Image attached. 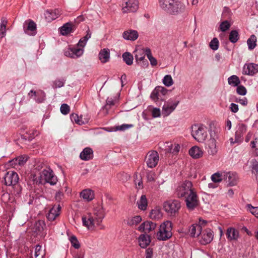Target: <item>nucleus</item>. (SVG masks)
Masks as SVG:
<instances>
[{
    "label": "nucleus",
    "mask_w": 258,
    "mask_h": 258,
    "mask_svg": "<svg viewBox=\"0 0 258 258\" xmlns=\"http://www.w3.org/2000/svg\"><path fill=\"white\" fill-rule=\"evenodd\" d=\"M105 217V212L101 206H96L92 213H87L82 217V223L89 230H93L95 227L103 230L105 226L101 224Z\"/></svg>",
    "instance_id": "1"
},
{
    "label": "nucleus",
    "mask_w": 258,
    "mask_h": 258,
    "mask_svg": "<svg viewBox=\"0 0 258 258\" xmlns=\"http://www.w3.org/2000/svg\"><path fill=\"white\" fill-rule=\"evenodd\" d=\"M91 37V33L88 29L86 31V35L80 39L77 46L67 48L64 50V55L73 58H78L82 56L84 51V47L85 46L88 40Z\"/></svg>",
    "instance_id": "2"
},
{
    "label": "nucleus",
    "mask_w": 258,
    "mask_h": 258,
    "mask_svg": "<svg viewBox=\"0 0 258 258\" xmlns=\"http://www.w3.org/2000/svg\"><path fill=\"white\" fill-rule=\"evenodd\" d=\"M160 7L172 14H177L183 12L185 9V6L180 2L174 0H159Z\"/></svg>",
    "instance_id": "3"
},
{
    "label": "nucleus",
    "mask_w": 258,
    "mask_h": 258,
    "mask_svg": "<svg viewBox=\"0 0 258 258\" xmlns=\"http://www.w3.org/2000/svg\"><path fill=\"white\" fill-rule=\"evenodd\" d=\"M191 135L195 140L200 143L204 142L208 137L207 127L201 123L192 125L191 127Z\"/></svg>",
    "instance_id": "4"
},
{
    "label": "nucleus",
    "mask_w": 258,
    "mask_h": 258,
    "mask_svg": "<svg viewBox=\"0 0 258 258\" xmlns=\"http://www.w3.org/2000/svg\"><path fill=\"white\" fill-rule=\"evenodd\" d=\"M172 223L167 221L162 223L160 227L159 231L157 233L158 239L160 240H166L172 235Z\"/></svg>",
    "instance_id": "5"
},
{
    "label": "nucleus",
    "mask_w": 258,
    "mask_h": 258,
    "mask_svg": "<svg viewBox=\"0 0 258 258\" xmlns=\"http://www.w3.org/2000/svg\"><path fill=\"white\" fill-rule=\"evenodd\" d=\"M195 190L192 182L189 180H185L177 186L175 194L178 198H183Z\"/></svg>",
    "instance_id": "6"
},
{
    "label": "nucleus",
    "mask_w": 258,
    "mask_h": 258,
    "mask_svg": "<svg viewBox=\"0 0 258 258\" xmlns=\"http://www.w3.org/2000/svg\"><path fill=\"white\" fill-rule=\"evenodd\" d=\"M57 181V177L54 174L53 171L47 168L44 169L39 176V183L44 184L49 183L50 185H55Z\"/></svg>",
    "instance_id": "7"
},
{
    "label": "nucleus",
    "mask_w": 258,
    "mask_h": 258,
    "mask_svg": "<svg viewBox=\"0 0 258 258\" xmlns=\"http://www.w3.org/2000/svg\"><path fill=\"white\" fill-rule=\"evenodd\" d=\"M180 207V203L178 200H170L164 204L165 211L170 216L175 215Z\"/></svg>",
    "instance_id": "8"
},
{
    "label": "nucleus",
    "mask_w": 258,
    "mask_h": 258,
    "mask_svg": "<svg viewBox=\"0 0 258 258\" xmlns=\"http://www.w3.org/2000/svg\"><path fill=\"white\" fill-rule=\"evenodd\" d=\"M159 156L158 152L156 151H149L145 158V162L147 166L150 168L155 167L159 162Z\"/></svg>",
    "instance_id": "9"
},
{
    "label": "nucleus",
    "mask_w": 258,
    "mask_h": 258,
    "mask_svg": "<svg viewBox=\"0 0 258 258\" xmlns=\"http://www.w3.org/2000/svg\"><path fill=\"white\" fill-rule=\"evenodd\" d=\"M138 2L137 0H123L122 11L123 13L135 12L138 9Z\"/></svg>",
    "instance_id": "10"
},
{
    "label": "nucleus",
    "mask_w": 258,
    "mask_h": 258,
    "mask_svg": "<svg viewBox=\"0 0 258 258\" xmlns=\"http://www.w3.org/2000/svg\"><path fill=\"white\" fill-rule=\"evenodd\" d=\"M184 198L188 210H193L198 206L199 200L196 190Z\"/></svg>",
    "instance_id": "11"
},
{
    "label": "nucleus",
    "mask_w": 258,
    "mask_h": 258,
    "mask_svg": "<svg viewBox=\"0 0 258 258\" xmlns=\"http://www.w3.org/2000/svg\"><path fill=\"white\" fill-rule=\"evenodd\" d=\"M19 178L18 174L14 171H9L4 176V182L6 185L14 186L17 184Z\"/></svg>",
    "instance_id": "12"
},
{
    "label": "nucleus",
    "mask_w": 258,
    "mask_h": 258,
    "mask_svg": "<svg viewBox=\"0 0 258 258\" xmlns=\"http://www.w3.org/2000/svg\"><path fill=\"white\" fill-rule=\"evenodd\" d=\"M224 180L229 186H234L237 184L238 181L237 174L233 171L224 172Z\"/></svg>",
    "instance_id": "13"
},
{
    "label": "nucleus",
    "mask_w": 258,
    "mask_h": 258,
    "mask_svg": "<svg viewBox=\"0 0 258 258\" xmlns=\"http://www.w3.org/2000/svg\"><path fill=\"white\" fill-rule=\"evenodd\" d=\"M30 98L33 99L37 103H42L45 99V93L41 90L34 91L31 90L28 94Z\"/></svg>",
    "instance_id": "14"
},
{
    "label": "nucleus",
    "mask_w": 258,
    "mask_h": 258,
    "mask_svg": "<svg viewBox=\"0 0 258 258\" xmlns=\"http://www.w3.org/2000/svg\"><path fill=\"white\" fill-rule=\"evenodd\" d=\"M23 29L25 33L34 36L36 33V25L32 20L26 21L23 24Z\"/></svg>",
    "instance_id": "15"
},
{
    "label": "nucleus",
    "mask_w": 258,
    "mask_h": 258,
    "mask_svg": "<svg viewBox=\"0 0 258 258\" xmlns=\"http://www.w3.org/2000/svg\"><path fill=\"white\" fill-rule=\"evenodd\" d=\"M258 72V64L254 63H246L244 65L242 74L246 75L253 76Z\"/></svg>",
    "instance_id": "16"
},
{
    "label": "nucleus",
    "mask_w": 258,
    "mask_h": 258,
    "mask_svg": "<svg viewBox=\"0 0 258 258\" xmlns=\"http://www.w3.org/2000/svg\"><path fill=\"white\" fill-rule=\"evenodd\" d=\"M61 14V10L60 9H55L53 10H46L44 15L46 21L47 22H51L57 18Z\"/></svg>",
    "instance_id": "17"
},
{
    "label": "nucleus",
    "mask_w": 258,
    "mask_h": 258,
    "mask_svg": "<svg viewBox=\"0 0 258 258\" xmlns=\"http://www.w3.org/2000/svg\"><path fill=\"white\" fill-rule=\"evenodd\" d=\"M201 243L203 244L209 243L213 238V232L211 229H207L201 231Z\"/></svg>",
    "instance_id": "18"
},
{
    "label": "nucleus",
    "mask_w": 258,
    "mask_h": 258,
    "mask_svg": "<svg viewBox=\"0 0 258 258\" xmlns=\"http://www.w3.org/2000/svg\"><path fill=\"white\" fill-rule=\"evenodd\" d=\"M156 226V224L151 221H147L143 222L139 227L138 230L141 232H150L154 230Z\"/></svg>",
    "instance_id": "19"
},
{
    "label": "nucleus",
    "mask_w": 258,
    "mask_h": 258,
    "mask_svg": "<svg viewBox=\"0 0 258 258\" xmlns=\"http://www.w3.org/2000/svg\"><path fill=\"white\" fill-rule=\"evenodd\" d=\"M61 207L59 205H54L50 210L47 215L49 221H54L59 215Z\"/></svg>",
    "instance_id": "20"
},
{
    "label": "nucleus",
    "mask_w": 258,
    "mask_h": 258,
    "mask_svg": "<svg viewBox=\"0 0 258 258\" xmlns=\"http://www.w3.org/2000/svg\"><path fill=\"white\" fill-rule=\"evenodd\" d=\"M122 37L125 40L135 41L138 38L139 34L136 30L129 29L123 33Z\"/></svg>",
    "instance_id": "21"
},
{
    "label": "nucleus",
    "mask_w": 258,
    "mask_h": 258,
    "mask_svg": "<svg viewBox=\"0 0 258 258\" xmlns=\"http://www.w3.org/2000/svg\"><path fill=\"white\" fill-rule=\"evenodd\" d=\"M202 227L199 224H194L189 228V235L193 237H197L201 234Z\"/></svg>",
    "instance_id": "22"
},
{
    "label": "nucleus",
    "mask_w": 258,
    "mask_h": 258,
    "mask_svg": "<svg viewBox=\"0 0 258 258\" xmlns=\"http://www.w3.org/2000/svg\"><path fill=\"white\" fill-rule=\"evenodd\" d=\"M80 158L84 161H88L93 158V151L90 148H85L80 153Z\"/></svg>",
    "instance_id": "23"
},
{
    "label": "nucleus",
    "mask_w": 258,
    "mask_h": 258,
    "mask_svg": "<svg viewBox=\"0 0 258 258\" xmlns=\"http://www.w3.org/2000/svg\"><path fill=\"white\" fill-rule=\"evenodd\" d=\"M178 103H167L164 105L162 108V114L164 116L169 115L176 107Z\"/></svg>",
    "instance_id": "24"
},
{
    "label": "nucleus",
    "mask_w": 258,
    "mask_h": 258,
    "mask_svg": "<svg viewBox=\"0 0 258 258\" xmlns=\"http://www.w3.org/2000/svg\"><path fill=\"white\" fill-rule=\"evenodd\" d=\"M139 245L143 248H145L151 242L150 236L147 234H141L138 238Z\"/></svg>",
    "instance_id": "25"
},
{
    "label": "nucleus",
    "mask_w": 258,
    "mask_h": 258,
    "mask_svg": "<svg viewBox=\"0 0 258 258\" xmlns=\"http://www.w3.org/2000/svg\"><path fill=\"white\" fill-rule=\"evenodd\" d=\"M147 48H138L134 51L135 57L136 61L139 63V61L145 59V55H147Z\"/></svg>",
    "instance_id": "26"
},
{
    "label": "nucleus",
    "mask_w": 258,
    "mask_h": 258,
    "mask_svg": "<svg viewBox=\"0 0 258 258\" xmlns=\"http://www.w3.org/2000/svg\"><path fill=\"white\" fill-rule=\"evenodd\" d=\"M180 149V146L178 144H172L170 143H166L165 150L167 153H171L174 155L177 154Z\"/></svg>",
    "instance_id": "27"
},
{
    "label": "nucleus",
    "mask_w": 258,
    "mask_h": 258,
    "mask_svg": "<svg viewBox=\"0 0 258 258\" xmlns=\"http://www.w3.org/2000/svg\"><path fill=\"white\" fill-rule=\"evenodd\" d=\"M80 197L87 202H90L94 198V191L90 189H85L80 192Z\"/></svg>",
    "instance_id": "28"
},
{
    "label": "nucleus",
    "mask_w": 258,
    "mask_h": 258,
    "mask_svg": "<svg viewBox=\"0 0 258 258\" xmlns=\"http://www.w3.org/2000/svg\"><path fill=\"white\" fill-rule=\"evenodd\" d=\"M99 59L102 63L109 61L110 59V50L108 48L101 49L99 53Z\"/></svg>",
    "instance_id": "29"
},
{
    "label": "nucleus",
    "mask_w": 258,
    "mask_h": 258,
    "mask_svg": "<svg viewBox=\"0 0 258 258\" xmlns=\"http://www.w3.org/2000/svg\"><path fill=\"white\" fill-rule=\"evenodd\" d=\"M226 235L229 240H237L239 236V232L235 228L230 227L227 229Z\"/></svg>",
    "instance_id": "30"
},
{
    "label": "nucleus",
    "mask_w": 258,
    "mask_h": 258,
    "mask_svg": "<svg viewBox=\"0 0 258 258\" xmlns=\"http://www.w3.org/2000/svg\"><path fill=\"white\" fill-rule=\"evenodd\" d=\"M189 155L194 158L198 159L203 156L202 150L198 146H194L189 150Z\"/></svg>",
    "instance_id": "31"
},
{
    "label": "nucleus",
    "mask_w": 258,
    "mask_h": 258,
    "mask_svg": "<svg viewBox=\"0 0 258 258\" xmlns=\"http://www.w3.org/2000/svg\"><path fill=\"white\" fill-rule=\"evenodd\" d=\"M208 147V152L209 154L214 155L217 152L216 148V141L214 138H210L207 144Z\"/></svg>",
    "instance_id": "32"
},
{
    "label": "nucleus",
    "mask_w": 258,
    "mask_h": 258,
    "mask_svg": "<svg viewBox=\"0 0 258 258\" xmlns=\"http://www.w3.org/2000/svg\"><path fill=\"white\" fill-rule=\"evenodd\" d=\"M28 160V157L26 155H22L13 159L10 163L12 165H19L20 166L24 165Z\"/></svg>",
    "instance_id": "33"
},
{
    "label": "nucleus",
    "mask_w": 258,
    "mask_h": 258,
    "mask_svg": "<svg viewBox=\"0 0 258 258\" xmlns=\"http://www.w3.org/2000/svg\"><path fill=\"white\" fill-rule=\"evenodd\" d=\"M247 130V126L244 124H239L238 125L235 135L236 139H240L245 133Z\"/></svg>",
    "instance_id": "34"
},
{
    "label": "nucleus",
    "mask_w": 258,
    "mask_h": 258,
    "mask_svg": "<svg viewBox=\"0 0 258 258\" xmlns=\"http://www.w3.org/2000/svg\"><path fill=\"white\" fill-rule=\"evenodd\" d=\"M45 256L44 250H42L41 246L37 245L35 247L34 256L32 255L31 258H44Z\"/></svg>",
    "instance_id": "35"
},
{
    "label": "nucleus",
    "mask_w": 258,
    "mask_h": 258,
    "mask_svg": "<svg viewBox=\"0 0 258 258\" xmlns=\"http://www.w3.org/2000/svg\"><path fill=\"white\" fill-rule=\"evenodd\" d=\"M8 21L6 18H2L0 25V38H4L6 34V26Z\"/></svg>",
    "instance_id": "36"
},
{
    "label": "nucleus",
    "mask_w": 258,
    "mask_h": 258,
    "mask_svg": "<svg viewBox=\"0 0 258 258\" xmlns=\"http://www.w3.org/2000/svg\"><path fill=\"white\" fill-rule=\"evenodd\" d=\"M224 172H216L212 175L211 178L215 183H219L224 180Z\"/></svg>",
    "instance_id": "37"
},
{
    "label": "nucleus",
    "mask_w": 258,
    "mask_h": 258,
    "mask_svg": "<svg viewBox=\"0 0 258 258\" xmlns=\"http://www.w3.org/2000/svg\"><path fill=\"white\" fill-rule=\"evenodd\" d=\"M138 208L142 210H145L146 209L147 206V200L146 196L142 195L140 198V199L137 202Z\"/></svg>",
    "instance_id": "38"
},
{
    "label": "nucleus",
    "mask_w": 258,
    "mask_h": 258,
    "mask_svg": "<svg viewBox=\"0 0 258 258\" xmlns=\"http://www.w3.org/2000/svg\"><path fill=\"white\" fill-rule=\"evenodd\" d=\"M60 33L63 35H66L72 32V24L67 23L64 24L60 28Z\"/></svg>",
    "instance_id": "39"
},
{
    "label": "nucleus",
    "mask_w": 258,
    "mask_h": 258,
    "mask_svg": "<svg viewBox=\"0 0 258 258\" xmlns=\"http://www.w3.org/2000/svg\"><path fill=\"white\" fill-rule=\"evenodd\" d=\"M142 221V218L140 216H136L127 220V223L131 226H136Z\"/></svg>",
    "instance_id": "40"
},
{
    "label": "nucleus",
    "mask_w": 258,
    "mask_h": 258,
    "mask_svg": "<svg viewBox=\"0 0 258 258\" xmlns=\"http://www.w3.org/2000/svg\"><path fill=\"white\" fill-rule=\"evenodd\" d=\"M228 84L233 87L237 86L240 81L239 78L236 75H232L228 79Z\"/></svg>",
    "instance_id": "41"
},
{
    "label": "nucleus",
    "mask_w": 258,
    "mask_h": 258,
    "mask_svg": "<svg viewBox=\"0 0 258 258\" xmlns=\"http://www.w3.org/2000/svg\"><path fill=\"white\" fill-rule=\"evenodd\" d=\"M122 58L123 61L127 65H131L133 63V56L128 52H126L122 54Z\"/></svg>",
    "instance_id": "42"
},
{
    "label": "nucleus",
    "mask_w": 258,
    "mask_h": 258,
    "mask_svg": "<svg viewBox=\"0 0 258 258\" xmlns=\"http://www.w3.org/2000/svg\"><path fill=\"white\" fill-rule=\"evenodd\" d=\"M256 38L255 35H252L247 41L248 49L252 50L256 46Z\"/></svg>",
    "instance_id": "43"
},
{
    "label": "nucleus",
    "mask_w": 258,
    "mask_h": 258,
    "mask_svg": "<svg viewBox=\"0 0 258 258\" xmlns=\"http://www.w3.org/2000/svg\"><path fill=\"white\" fill-rule=\"evenodd\" d=\"M162 83L165 86L168 87L171 86L174 83L172 77L170 75H166L164 77Z\"/></svg>",
    "instance_id": "44"
},
{
    "label": "nucleus",
    "mask_w": 258,
    "mask_h": 258,
    "mask_svg": "<svg viewBox=\"0 0 258 258\" xmlns=\"http://www.w3.org/2000/svg\"><path fill=\"white\" fill-rule=\"evenodd\" d=\"M239 39V34L238 32L236 30H232L229 34V41L233 43H235Z\"/></svg>",
    "instance_id": "45"
},
{
    "label": "nucleus",
    "mask_w": 258,
    "mask_h": 258,
    "mask_svg": "<svg viewBox=\"0 0 258 258\" xmlns=\"http://www.w3.org/2000/svg\"><path fill=\"white\" fill-rule=\"evenodd\" d=\"M246 210L258 219V207H253L251 204L246 205Z\"/></svg>",
    "instance_id": "46"
},
{
    "label": "nucleus",
    "mask_w": 258,
    "mask_h": 258,
    "mask_svg": "<svg viewBox=\"0 0 258 258\" xmlns=\"http://www.w3.org/2000/svg\"><path fill=\"white\" fill-rule=\"evenodd\" d=\"M147 56L152 66H156L157 64V59L152 56L151 50L149 48H147Z\"/></svg>",
    "instance_id": "47"
},
{
    "label": "nucleus",
    "mask_w": 258,
    "mask_h": 258,
    "mask_svg": "<svg viewBox=\"0 0 258 258\" xmlns=\"http://www.w3.org/2000/svg\"><path fill=\"white\" fill-rule=\"evenodd\" d=\"M82 117L78 116V114L73 113L70 115V118L73 122L81 125L84 123V122L81 119Z\"/></svg>",
    "instance_id": "48"
},
{
    "label": "nucleus",
    "mask_w": 258,
    "mask_h": 258,
    "mask_svg": "<svg viewBox=\"0 0 258 258\" xmlns=\"http://www.w3.org/2000/svg\"><path fill=\"white\" fill-rule=\"evenodd\" d=\"M64 79H56L53 82L52 87L54 89L62 87L64 86Z\"/></svg>",
    "instance_id": "49"
},
{
    "label": "nucleus",
    "mask_w": 258,
    "mask_h": 258,
    "mask_svg": "<svg viewBox=\"0 0 258 258\" xmlns=\"http://www.w3.org/2000/svg\"><path fill=\"white\" fill-rule=\"evenodd\" d=\"M210 48L213 50H216L219 47V41L217 38H214L210 42Z\"/></svg>",
    "instance_id": "50"
},
{
    "label": "nucleus",
    "mask_w": 258,
    "mask_h": 258,
    "mask_svg": "<svg viewBox=\"0 0 258 258\" xmlns=\"http://www.w3.org/2000/svg\"><path fill=\"white\" fill-rule=\"evenodd\" d=\"M230 27V24L229 22L227 20H225L220 24L219 28L221 31L225 32L229 29Z\"/></svg>",
    "instance_id": "51"
},
{
    "label": "nucleus",
    "mask_w": 258,
    "mask_h": 258,
    "mask_svg": "<svg viewBox=\"0 0 258 258\" xmlns=\"http://www.w3.org/2000/svg\"><path fill=\"white\" fill-rule=\"evenodd\" d=\"M147 178L148 182H154L156 179V174L153 171H149L147 174Z\"/></svg>",
    "instance_id": "52"
},
{
    "label": "nucleus",
    "mask_w": 258,
    "mask_h": 258,
    "mask_svg": "<svg viewBox=\"0 0 258 258\" xmlns=\"http://www.w3.org/2000/svg\"><path fill=\"white\" fill-rule=\"evenodd\" d=\"M45 226L44 221L39 220L36 222L35 224V228L36 231L41 232L43 230V227Z\"/></svg>",
    "instance_id": "53"
},
{
    "label": "nucleus",
    "mask_w": 258,
    "mask_h": 258,
    "mask_svg": "<svg viewBox=\"0 0 258 258\" xmlns=\"http://www.w3.org/2000/svg\"><path fill=\"white\" fill-rule=\"evenodd\" d=\"M150 217L152 219H159L161 217V214L158 210H152L150 213Z\"/></svg>",
    "instance_id": "54"
},
{
    "label": "nucleus",
    "mask_w": 258,
    "mask_h": 258,
    "mask_svg": "<svg viewBox=\"0 0 258 258\" xmlns=\"http://www.w3.org/2000/svg\"><path fill=\"white\" fill-rule=\"evenodd\" d=\"M70 241L72 246L75 248L78 249L80 247V245L77 237L73 235L70 237Z\"/></svg>",
    "instance_id": "55"
},
{
    "label": "nucleus",
    "mask_w": 258,
    "mask_h": 258,
    "mask_svg": "<svg viewBox=\"0 0 258 258\" xmlns=\"http://www.w3.org/2000/svg\"><path fill=\"white\" fill-rule=\"evenodd\" d=\"M251 171L255 175L258 174V162L255 160L252 161Z\"/></svg>",
    "instance_id": "56"
},
{
    "label": "nucleus",
    "mask_w": 258,
    "mask_h": 258,
    "mask_svg": "<svg viewBox=\"0 0 258 258\" xmlns=\"http://www.w3.org/2000/svg\"><path fill=\"white\" fill-rule=\"evenodd\" d=\"M70 111V106L67 104H62L60 106V111L64 115L68 114Z\"/></svg>",
    "instance_id": "57"
},
{
    "label": "nucleus",
    "mask_w": 258,
    "mask_h": 258,
    "mask_svg": "<svg viewBox=\"0 0 258 258\" xmlns=\"http://www.w3.org/2000/svg\"><path fill=\"white\" fill-rule=\"evenodd\" d=\"M236 92L240 95L244 96L246 94L247 91L245 87L243 86H237Z\"/></svg>",
    "instance_id": "58"
},
{
    "label": "nucleus",
    "mask_w": 258,
    "mask_h": 258,
    "mask_svg": "<svg viewBox=\"0 0 258 258\" xmlns=\"http://www.w3.org/2000/svg\"><path fill=\"white\" fill-rule=\"evenodd\" d=\"M153 117L156 118L161 116L160 110L158 108H153L150 109Z\"/></svg>",
    "instance_id": "59"
},
{
    "label": "nucleus",
    "mask_w": 258,
    "mask_h": 258,
    "mask_svg": "<svg viewBox=\"0 0 258 258\" xmlns=\"http://www.w3.org/2000/svg\"><path fill=\"white\" fill-rule=\"evenodd\" d=\"M133 126V125L132 124H123L121 125L116 126V131H125Z\"/></svg>",
    "instance_id": "60"
},
{
    "label": "nucleus",
    "mask_w": 258,
    "mask_h": 258,
    "mask_svg": "<svg viewBox=\"0 0 258 258\" xmlns=\"http://www.w3.org/2000/svg\"><path fill=\"white\" fill-rule=\"evenodd\" d=\"M161 96L156 87L154 89L151 94V98L153 100L158 99Z\"/></svg>",
    "instance_id": "61"
},
{
    "label": "nucleus",
    "mask_w": 258,
    "mask_h": 258,
    "mask_svg": "<svg viewBox=\"0 0 258 258\" xmlns=\"http://www.w3.org/2000/svg\"><path fill=\"white\" fill-rule=\"evenodd\" d=\"M229 109L233 113H237L239 110L238 105L235 103H232L230 105Z\"/></svg>",
    "instance_id": "62"
},
{
    "label": "nucleus",
    "mask_w": 258,
    "mask_h": 258,
    "mask_svg": "<svg viewBox=\"0 0 258 258\" xmlns=\"http://www.w3.org/2000/svg\"><path fill=\"white\" fill-rule=\"evenodd\" d=\"M235 101L237 103H239L243 106H246L248 103L247 99L245 97H243V98H236Z\"/></svg>",
    "instance_id": "63"
},
{
    "label": "nucleus",
    "mask_w": 258,
    "mask_h": 258,
    "mask_svg": "<svg viewBox=\"0 0 258 258\" xmlns=\"http://www.w3.org/2000/svg\"><path fill=\"white\" fill-rule=\"evenodd\" d=\"M118 178L123 182L127 180L130 178V176L125 173H123L118 175Z\"/></svg>",
    "instance_id": "64"
}]
</instances>
